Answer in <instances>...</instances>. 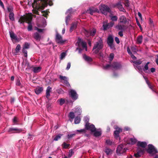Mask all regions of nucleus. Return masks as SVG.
I'll return each mask as SVG.
<instances>
[{
  "mask_svg": "<svg viewBox=\"0 0 158 158\" xmlns=\"http://www.w3.org/2000/svg\"><path fill=\"white\" fill-rule=\"evenodd\" d=\"M103 47L102 40L101 38H100L94 44L93 49V53L94 54L98 53L99 51Z\"/></svg>",
  "mask_w": 158,
  "mask_h": 158,
  "instance_id": "20e7f679",
  "label": "nucleus"
},
{
  "mask_svg": "<svg viewBox=\"0 0 158 158\" xmlns=\"http://www.w3.org/2000/svg\"><path fill=\"white\" fill-rule=\"evenodd\" d=\"M111 19L113 21H116L118 19V17L116 16H110Z\"/></svg>",
  "mask_w": 158,
  "mask_h": 158,
  "instance_id": "a18cd8bd",
  "label": "nucleus"
},
{
  "mask_svg": "<svg viewBox=\"0 0 158 158\" xmlns=\"http://www.w3.org/2000/svg\"><path fill=\"white\" fill-rule=\"evenodd\" d=\"M149 23L151 26H154V24L153 23V21L151 19L149 20Z\"/></svg>",
  "mask_w": 158,
  "mask_h": 158,
  "instance_id": "e2e57ef3",
  "label": "nucleus"
},
{
  "mask_svg": "<svg viewBox=\"0 0 158 158\" xmlns=\"http://www.w3.org/2000/svg\"><path fill=\"white\" fill-rule=\"evenodd\" d=\"M51 88L50 86L47 87L46 91V96L47 98H48L50 96V92H51Z\"/></svg>",
  "mask_w": 158,
  "mask_h": 158,
  "instance_id": "cd10ccee",
  "label": "nucleus"
},
{
  "mask_svg": "<svg viewBox=\"0 0 158 158\" xmlns=\"http://www.w3.org/2000/svg\"><path fill=\"white\" fill-rule=\"evenodd\" d=\"M127 51L129 55L131 56V58L134 60H136V58L135 57L132 53L130 51V49L129 47H128L127 48Z\"/></svg>",
  "mask_w": 158,
  "mask_h": 158,
  "instance_id": "c85d7f7f",
  "label": "nucleus"
},
{
  "mask_svg": "<svg viewBox=\"0 0 158 158\" xmlns=\"http://www.w3.org/2000/svg\"><path fill=\"white\" fill-rule=\"evenodd\" d=\"M143 77L144 78V79L145 80L146 82V83H147V84L148 85V86L149 87V88L150 89H152L153 91L155 92L154 90L152 89V85H151L149 83V82L148 81V80H147L146 78L145 77Z\"/></svg>",
  "mask_w": 158,
  "mask_h": 158,
  "instance_id": "ea45409f",
  "label": "nucleus"
},
{
  "mask_svg": "<svg viewBox=\"0 0 158 158\" xmlns=\"http://www.w3.org/2000/svg\"><path fill=\"white\" fill-rule=\"evenodd\" d=\"M147 145V143L145 142H139L138 143V148L137 149V153L134 154V156L136 158L141 156L143 154L145 148Z\"/></svg>",
  "mask_w": 158,
  "mask_h": 158,
  "instance_id": "7ed1b4c3",
  "label": "nucleus"
},
{
  "mask_svg": "<svg viewBox=\"0 0 158 158\" xmlns=\"http://www.w3.org/2000/svg\"><path fill=\"white\" fill-rule=\"evenodd\" d=\"M87 11L91 15H92L95 12L98 13L99 12V11L98 9L94 7L90 8L87 10Z\"/></svg>",
  "mask_w": 158,
  "mask_h": 158,
  "instance_id": "6ab92c4d",
  "label": "nucleus"
},
{
  "mask_svg": "<svg viewBox=\"0 0 158 158\" xmlns=\"http://www.w3.org/2000/svg\"><path fill=\"white\" fill-rule=\"evenodd\" d=\"M84 120L85 122L86 123H87L89 121V118L87 117H85L84 118Z\"/></svg>",
  "mask_w": 158,
  "mask_h": 158,
  "instance_id": "0e129e2a",
  "label": "nucleus"
},
{
  "mask_svg": "<svg viewBox=\"0 0 158 158\" xmlns=\"http://www.w3.org/2000/svg\"><path fill=\"white\" fill-rule=\"evenodd\" d=\"M100 10L103 14L106 15L107 13L110 11V10L109 7L105 5H102L99 6Z\"/></svg>",
  "mask_w": 158,
  "mask_h": 158,
  "instance_id": "423d86ee",
  "label": "nucleus"
},
{
  "mask_svg": "<svg viewBox=\"0 0 158 158\" xmlns=\"http://www.w3.org/2000/svg\"><path fill=\"white\" fill-rule=\"evenodd\" d=\"M27 29L29 31H30L32 30V26L30 23H28V26Z\"/></svg>",
  "mask_w": 158,
  "mask_h": 158,
  "instance_id": "864d4df0",
  "label": "nucleus"
},
{
  "mask_svg": "<svg viewBox=\"0 0 158 158\" xmlns=\"http://www.w3.org/2000/svg\"><path fill=\"white\" fill-rule=\"evenodd\" d=\"M48 5L50 6L52 5V0H34L32 5L33 8V11L36 14H39L38 10L40 9H43Z\"/></svg>",
  "mask_w": 158,
  "mask_h": 158,
  "instance_id": "f257e3e1",
  "label": "nucleus"
},
{
  "mask_svg": "<svg viewBox=\"0 0 158 158\" xmlns=\"http://www.w3.org/2000/svg\"><path fill=\"white\" fill-rule=\"evenodd\" d=\"M55 40L56 42L58 44H63L66 41V40H63L61 35L56 32V35Z\"/></svg>",
  "mask_w": 158,
  "mask_h": 158,
  "instance_id": "9b49d317",
  "label": "nucleus"
},
{
  "mask_svg": "<svg viewBox=\"0 0 158 158\" xmlns=\"http://www.w3.org/2000/svg\"><path fill=\"white\" fill-rule=\"evenodd\" d=\"M22 130L21 129L17 128H10L8 129V131L11 133H19L22 132Z\"/></svg>",
  "mask_w": 158,
  "mask_h": 158,
  "instance_id": "dca6fc26",
  "label": "nucleus"
},
{
  "mask_svg": "<svg viewBox=\"0 0 158 158\" xmlns=\"http://www.w3.org/2000/svg\"><path fill=\"white\" fill-rule=\"evenodd\" d=\"M129 19L126 18L124 15H121L118 18V24L116 26V28L119 30H123L125 27V25L129 23Z\"/></svg>",
  "mask_w": 158,
  "mask_h": 158,
  "instance_id": "f03ea898",
  "label": "nucleus"
},
{
  "mask_svg": "<svg viewBox=\"0 0 158 158\" xmlns=\"http://www.w3.org/2000/svg\"><path fill=\"white\" fill-rule=\"evenodd\" d=\"M59 78L61 81L65 84L67 86H70V85L68 81V78L67 77L60 75Z\"/></svg>",
  "mask_w": 158,
  "mask_h": 158,
  "instance_id": "a211bd4d",
  "label": "nucleus"
},
{
  "mask_svg": "<svg viewBox=\"0 0 158 158\" xmlns=\"http://www.w3.org/2000/svg\"><path fill=\"white\" fill-rule=\"evenodd\" d=\"M94 135L96 137L99 136L101 135V130L100 129H99L97 130H95L94 132Z\"/></svg>",
  "mask_w": 158,
  "mask_h": 158,
  "instance_id": "393cba45",
  "label": "nucleus"
},
{
  "mask_svg": "<svg viewBox=\"0 0 158 158\" xmlns=\"http://www.w3.org/2000/svg\"><path fill=\"white\" fill-rule=\"evenodd\" d=\"M74 111L76 115H80L81 112V110L79 107H76L74 109Z\"/></svg>",
  "mask_w": 158,
  "mask_h": 158,
  "instance_id": "5701e85b",
  "label": "nucleus"
},
{
  "mask_svg": "<svg viewBox=\"0 0 158 158\" xmlns=\"http://www.w3.org/2000/svg\"><path fill=\"white\" fill-rule=\"evenodd\" d=\"M67 52H62L60 55V60H63L66 56Z\"/></svg>",
  "mask_w": 158,
  "mask_h": 158,
  "instance_id": "4c0bfd02",
  "label": "nucleus"
},
{
  "mask_svg": "<svg viewBox=\"0 0 158 158\" xmlns=\"http://www.w3.org/2000/svg\"><path fill=\"white\" fill-rule=\"evenodd\" d=\"M131 50L134 54H135L138 51L136 48V46L135 45L131 47Z\"/></svg>",
  "mask_w": 158,
  "mask_h": 158,
  "instance_id": "72a5a7b5",
  "label": "nucleus"
},
{
  "mask_svg": "<svg viewBox=\"0 0 158 158\" xmlns=\"http://www.w3.org/2000/svg\"><path fill=\"white\" fill-rule=\"evenodd\" d=\"M126 150L124 145L121 144L118 147L116 150L117 153L119 154H123L126 152Z\"/></svg>",
  "mask_w": 158,
  "mask_h": 158,
  "instance_id": "1a4fd4ad",
  "label": "nucleus"
},
{
  "mask_svg": "<svg viewBox=\"0 0 158 158\" xmlns=\"http://www.w3.org/2000/svg\"><path fill=\"white\" fill-rule=\"evenodd\" d=\"M143 36L140 35L137 38L136 42L138 44H141L142 41Z\"/></svg>",
  "mask_w": 158,
  "mask_h": 158,
  "instance_id": "c756f323",
  "label": "nucleus"
},
{
  "mask_svg": "<svg viewBox=\"0 0 158 158\" xmlns=\"http://www.w3.org/2000/svg\"><path fill=\"white\" fill-rule=\"evenodd\" d=\"M121 11L123 12H125L126 10L125 9L123 8L122 5L120 2H118L117 3L115 6Z\"/></svg>",
  "mask_w": 158,
  "mask_h": 158,
  "instance_id": "412c9836",
  "label": "nucleus"
},
{
  "mask_svg": "<svg viewBox=\"0 0 158 158\" xmlns=\"http://www.w3.org/2000/svg\"><path fill=\"white\" fill-rule=\"evenodd\" d=\"M32 18V17L31 16L28 17L26 16H22L19 20L18 22L20 24H23L24 22L25 21H28L30 22Z\"/></svg>",
  "mask_w": 158,
  "mask_h": 158,
  "instance_id": "6e6552de",
  "label": "nucleus"
},
{
  "mask_svg": "<svg viewBox=\"0 0 158 158\" xmlns=\"http://www.w3.org/2000/svg\"><path fill=\"white\" fill-rule=\"evenodd\" d=\"M20 45L19 44H18L15 48V51L17 53L19 52L20 49Z\"/></svg>",
  "mask_w": 158,
  "mask_h": 158,
  "instance_id": "8fccbe9b",
  "label": "nucleus"
},
{
  "mask_svg": "<svg viewBox=\"0 0 158 158\" xmlns=\"http://www.w3.org/2000/svg\"><path fill=\"white\" fill-rule=\"evenodd\" d=\"M77 26V23H73L70 28V32H71L73 30L75 29Z\"/></svg>",
  "mask_w": 158,
  "mask_h": 158,
  "instance_id": "7c9ffc66",
  "label": "nucleus"
},
{
  "mask_svg": "<svg viewBox=\"0 0 158 158\" xmlns=\"http://www.w3.org/2000/svg\"><path fill=\"white\" fill-rule=\"evenodd\" d=\"M34 37L36 40H40V36L39 34L37 32L34 34Z\"/></svg>",
  "mask_w": 158,
  "mask_h": 158,
  "instance_id": "e433bc0d",
  "label": "nucleus"
},
{
  "mask_svg": "<svg viewBox=\"0 0 158 158\" xmlns=\"http://www.w3.org/2000/svg\"><path fill=\"white\" fill-rule=\"evenodd\" d=\"M10 35V37L12 39L16 40L17 39V36L15 34L12 32H9Z\"/></svg>",
  "mask_w": 158,
  "mask_h": 158,
  "instance_id": "473e14b6",
  "label": "nucleus"
},
{
  "mask_svg": "<svg viewBox=\"0 0 158 158\" xmlns=\"http://www.w3.org/2000/svg\"><path fill=\"white\" fill-rule=\"evenodd\" d=\"M84 59L85 60L88 62H90L92 61V59L86 55H84L83 56Z\"/></svg>",
  "mask_w": 158,
  "mask_h": 158,
  "instance_id": "2f4dec72",
  "label": "nucleus"
},
{
  "mask_svg": "<svg viewBox=\"0 0 158 158\" xmlns=\"http://www.w3.org/2000/svg\"><path fill=\"white\" fill-rule=\"evenodd\" d=\"M71 66V63L70 62H69L67 64V67L66 68V69L67 70H69L70 67Z\"/></svg>",
  "mask_w": 158,
  "mask_h": 158,
  "instance_id": "69168bd1",
  "label": "nucleus"
},
{
  "mask_svg": "<svg viewBox=\"0 0 158 158\" xmlns=\"http://www.w3.org/2000/svg\"><path fill=\"white\" fill-rule=\"evenodd\" d=\"M72 11V8H70L66 12V14H68V15H70Z\"/></svg>",
  "mask_w": 158,
  "mask_h": 158,
  "instance_id": "bf43d9fd",
  "label": "nucleus"
},
{
  "mask_svg": "<svg viewBox=\"0 0 158 158\" xmlns=\"http://www.w3.org/2000/svg\"><path fill=\"white\" fill-rule=\"evenodd\" d=\"M7 9L8 11L10 13L9 17V19L11 21L15 20L14 14L13 12V7L11 6H9L7 7Z\"/></svg>",
  "mask_w": 158,
  "mask_h": 158,
  "instance_id": "9d476101",
  "label": "nucleus"
},
{
  "mask_svg": "<svg viewBox=\"0 0 158 158\" xmlns=\"http://www.w3.org/2000/svg\"><path fill=\"white\" fill-rule=\"evenodd\" d=\"M41 69V68L40 67H33L32 70L35 73H37L40 72Z\"/></svg>",
  "mask_w": 158,
  "mask_h": 158,
  "instance_id": "bb28decb",
  "label": "nucleus"
},
{
  "mask_svg": "<svg viewBox=\"0 0 158 158\" xmlns=\"http://www.w3.org/2000/svg\"><path fill=\"white\" fill-rule=\"evenodd\" d=\"M74 154V152L73 150L71 149L69 151L68 156L69 157H71Z\"/></svg>",
  "mask_w": 158,
  "mask_h": 158,
  "instance_id": "09e8293b",
  "label": "nucleus"
},
{
  "mask_svg": "<svg viewBox=\"0 0 158 158\" xmlns=\"http://www.w3.org/2000/svg\"><path fill=\"white\" fill-rule=\"evenodd\" d=\"M63 148H67L69 146V144L66 143L64 142L63 144Z\"/></svg>",
  "mask_w": 158,
  "mask_h": 158,
  "instance_id": "6e6d98bb",
  "label": "nucleus"
},
{
  "mask_svg": "<svg viewBox=\"0 0 158 158\" xmlns=\"http://www.w3.org/2000/svg\"><path fill=\"white\" fill-rule=\"evenodd\" d=\"M59 102L60 104V105H62L63 104H64L65 102V100L64 99L61 98L59 100Z\"/></svg>",
  "mask_w": 158,
  "mask_h": 158,
  "instance_id": "3c124183",
  "label": "nucleus"
},
{
  "mask_svg": "<svg viewBox=\"0 0 158 158\" xmlns=\"http://www.w3.org/2000/svg\"><path fill=\"white\" fill-rule=\"evenodd\" d=\"M120 66V65L118 63H115L112 65L107 64L106 65L103 66V67L104 69L107 70L111 68H113L114 69H117L119 68Z\"/></svg>",
  "mask_w": 158,
  "mask_h": 158,
  "instance_id": "0eeeda50",
  "label": "nucleus"
},
{
  "mask_svg": "<svg viewBox=\"0 0 158 158\" xmlns=\"http://www.w3.org/2000/svg\"><path fill=\"white\" fill-rule=\"evenodd\" d=\"M114 40L112 36L110 35L107 38V43L111 49H114V45L113 44Z\"/></svg>",
  "mask_w": 158,
  "mask_h": 158,
  "instance_id": "f8f14e48",
  "label": "nucleus"
},
{
  "mask_svg": "<svg viewBox=\"0 0 158 158\" xmlns=\"http://www.w3.org/2000/svg\"><path fill=\"white\" fill-rule=\"evenodd\" d=\"M70 17V15H68V16L66 17L65 22L67 25H68V21L69 20Z\"/></svg>",
  "mask_w": 158,
  "mask_h": 158,
  "instance_id": "603ef678",
  "label": "nucleus"
},
{
  "mask_svg": "<svg viewBox=\"0 0 158 158\" xmlns=\"http://www.w3.org/2000/svg\"><path fill=\"white\" fill-rule=\"evenodd\" d=\"M114 23L113 22L110 23L108 24L109 27H112L114 25Z\"/></svg>",
  "mask_w": 158,
  "mask_h": 158,
  "instance_id": "338daca9",
  "label": "nucleus"
},
{
  "mask_svg": "<svg viewBox=\"0 0 158 158\" xmlns=\"http://www.w3.org/2000/svg\"><path fill=\"white\" fill-rule=\"evenodd\" d=\"M149 63L150 62H148L145 65L144 67V69H143V70L145 72L146 71L148 70V64H149Z\"/></svg>",
  "mask_w": 158,
  "mask_h": 158,
  "instance_id": "49530a36",
  "label": "nucleus"
},
{
  "mask_svg": "<svg viewBox=\"0 0 158 158\" xmlns=\"http://www.w3.org/2000/svg\"><path fill=\"white\" fill-rule=\"evenodd\" d=\"M81 121V118L79 117H77L75 119L74 123L75 124L79 123Z\"/></svg>",
  "mask_w": 158,
  "mask_h": 158,
  "instance_id": "58836bf2",
  "label": "nucleus"
},
{
  "mask_svg": "<svg viewBox=\"0 0 158 158\" xmlns=\"http://www.w3.org/2000/svg\"><path fill=\"white\" fill-rule=\"evenodd\" d=\"M137 139L133 137V138H130L129 140L127 141V144H134L137 142Z\"/></svg>",
  "mask_w": 158,
  "mask_h": 158,
  "instance_id": "4be33fe9",
  "label": "nucleus"
},
{
  "mask_svg": "<svg viewBox=\"0 0 158 158\" xmlns=\"http://www.w3.org/2000/svg\"><path fill=\"white\" fill-rule=\"evenodd\" d=\"M105 152L107 155H111L112 153V151L109 148H106L105 149Z\"/></svg>",
  "mask_w": 158,
  "mask_h": 158,
  "instance_id": "c9c22d12",
  "label": "nucleus"
},
{
  "mask_svg": "<svg viewBox=\"0 0 158 158\" xmlns=\"http://www.w3.org/2000/svg\"><path fill=\"white\" fill-rule=\"evenodd\" d=\"M35 30H37L39 32H41L44 30V29L39 28L37 27H35Z\"/></svg>",
  "mask_w": 158,
  "mask_h": 158,
  "instance_id": "13d9d810",
  "label": "nucleus"
},
{
  "mask_svg": "<svg viewBox=\"0 0 158 158\" xmlns=\"http://www.w3.org/2000/svg\"><path fill=\"white\" fill-rule=\"evenodd\" d=\"M133 63L136 64H141L142 61L141 60H139L134 61Z\"/></svg>",
  "mask_w": 158,
  "mask_h": 158,
  "instance_id": "5fc2aeb1",
  "label": "nucleus"
},
{
  "mask_svg": "<svg viewBox=\"0 0 158 158\" xmlns=\"http://www.w3.org/2000/svg\"><path fill=\"white\" fill-rule=\"evenodd\" d=\"M44 20L42 22V23L41 24H40L39 23H37V26L39 28H43L46 25V21L43 18Z\"/></svg>",
  "mask_w": 158,
  "mask_h": 158,
  "instance_id": "b1692460",
  "label": "nucleus"
},
{
  "mask_svg": "<svg viewBox=\"0 0 158 158\" xmlns=\"http://www.w3.org/2000/svg\"><path fill=\"white\" fill-rule=\"evenodd\" d=\"M115 40L117 44H118L120 43V41L118 38L117 37H115Z\"/></svg>",
  "mask_w": 158,
  "mask_h": 158,
  "instance_id": "774afa93",
  "label": "nucleus"
},
{
  "mask_svg": "<svg viewBox=\"0 0 158 158\" xmlns=\"http://www.w3.org/2000/svg\"><path fill=\"white\" fill-rule=\"evenodd\" d=\"M77 46L78 47L77 48V50H79V53H81L82 50L80 48L82 47L83 49H85L86 51H87V47L86 42L83 41L81 39L79 38L77 43L76 44Z\"/></svg>",
  "mask_w": 158,
  "mask_h": 158,
  "instance_id": "39448f33",
  "label": "nucleus"
},
{
  "mask_svg": "<svg viewBox=\"0 0 158 158\" xmlns=\"http://www.w3.org/2000/svg\"><path fill=\"white\" fill-rule=\"evenodd\" d=\"M85 130L84 129H82L80 130H77L75 131L74 132L76 134H77L78 133H81L82 132H85Z\"/></svg>",
  "mask_w": 158,
  "mask_h": 158,
  "instance_id": "79ce46f5",
  "label": "nucleus"
},
{
  "mask_svg": "<svg viewBox=\"0 0 158 158\" xmlns=\"http://www.w3.org/2000/svg\"><path fill=\"white\" fill-rule=\"evenodd\" d=\"M114 54L113 53H111L110 54V57H109V59L110 60H112L113 59L114 57Z\"/></svg>",
  "mask_w": 158,
  "mask_h": 158,
  "instance_id": "4d7b16f0",
  "label": "nucleus"
},
{
  "mask_svg": "<svg viewBox=\"0 0 158 158\" xmlns=\"http://www.w3.org/2000/svg\"><path fill=\"white\" fill-rule=\"evenodd\" d=\"M103 26L104 30H106L107 28H109L108 24H107L106 23H104Z\"/></svg>",
  "mask_w": 158,
  "mask_h": 158,
  "instance_id": "a19ab883",
  "label": "nucleus"
},
{
  "mask_svg": "<svg viewBox=\"0 0 158 158\" xmlns=\"http://www.w3.org/2000/svg\"><path fill=\"white\" fill-rule=\"evenodd\" d=\"M43 90V89L42 87H38L36 88L35 89V93L36 94H40V93H41V92H42Z\"/></svg>",
  "mask_w": 158,
  "mask_h": 158,
  "instance_id": "a878e982",
  "label": "nucleus"
},
{
  "mask_svg": "<svg viewBox=\"0 0 158 158\" xmlns=\"http://www.w3.org/2000/svg\"><path fill=\"white\" fill-rule=\"evenodd\" d=\"M69 93V95L73 99L76 100L77 98L78 95L75 90L72 89H70Z\"/></svg>",
  "mask_w": 158,
  "mask_h": 158,
  "instance_id": "2eb2a0df",
  "label": "nucleus"
},
{
  "mask_svg": "<svg viewBox=\"0 0 158 158\" xmlns=\"http://www.w3.org/2000/svg\"><path fill=\"white\" fill-rule=\"evenodd\" d=\"M129 0H124V4L126 6L128 7L129 6Z\"/></svg>",
  "mask_w": 158,
  "mask_h": 158,
  "instance_id": "de8ad7c7",
  "label": "nucleus"
},
{
  "mask_svg": "<svg viewBox=\"0 0 158 158\" xmlns=\"http://www.w3.org/2000/svg\"><path fill=\"white\" fill-rule=\"evenodd\" d=\"M136 23H137V24L139 26V27L140 30H142V28L141 25H140V23H139V22L138 20L137 19H136Z\"/></svg>",
  "mask_w": 158,
  "mask_h": 158,
  "instance_id": "052dcab7",
  "label": "nucleus"
},
{
  "mask_svg": "<svg viewBox=\"0 0 158 158\" xmlns=\"http://www.w3.org/2000/svg\"><path fill=\"white\" fill-rule=\"evenodd\" d=\"M62 135L61 134H59L56 136L55 137L54 139V140L55 141H57L58 139H60Z\"/></svg>",
  "mask_w": 158,
  "mask_h": 158,
  "instance_id": "c03bdc74",
  "label": "nucleus"
},
{
  "mask_svg": "<svg viewBox=\"0 0 158 158\" xmlns=\"http://www.w3.org/2000/svg\"><path fill=\"white\" fill-rule=\"evenodd\" d=\"M69 118H70L72 119L71 120H70V121L71 122H72L73 119L75 117L74 113L72 112H70L69 114Z\"/></svg>",
  "mask_w": 158,
  "mask_h": 158,
  "instance_id": "f704fd0d",
  "label": "nucleus"
},
{
  "mask_svg": "<svg viewBox=\"0 0 158 158\" xmlns=\"http://www.w3.org/2000/svg\"><path fill=\"white\" fill-rule=\"evenodd\" d=\"M116 130L114 131V136L116 138H117L119 137V132L122 131V129L118 127H117L115 128Z\"/></svg>",
  "mask_w": 158,
  "mask_h": 158,
  "instance_id": "aec40b11",
  "label": "nucleus"
},
{
  "mask_svg": "<svg viewBox=\"0 0 158 158\" xmlns=\"http://www.w3.org/2000/svg\"><path fill=\"white\" fill-rule=\"evenodd\" d=\"M147 152L151 154H155L158 152L157 150L154 146L152 144H149L148 145V148L147 149Z\"/></svg>",
  "mask_w": 158,
  "mask_h": 158,
  "instance_id": "ddd939ff",
  "label": "nucleus"
},
{
  "mask_svg": "<svg viewBox=\"0 0 158 158\" xmlns=\"http://www.w3.org/2000/svg\"><path fill=\"white\" fill-rule=\"evenodd\" d=\"M30 44L27 43H25L23 46V49H28L29 47Z\"/></svg>",
  "mask_w": 158,
  "mask_h": 158,
  "instance_id": "37998d69",
  "label": "nucleus"
},
{
  "mask_svg": "<svg viewBox=\"0 0 158 158\" xmlns=\"http://www.w3.org/2000/svg\"><path fill=\"white\" fill-rule=\"evenodd\" d=\"M96 32V29L95 28H93L92 29L90 30L89 31L85 30V33L86 36L87 37H88L89 35L93 36L95 35Z\"/></svg>",
  "mask_w": 158,
  "mask_h": 158,
  "instance_id": "4468645a",
  "label": "nucleus"
},
{
  "mask_svg": "<svg viewBox=\"0 0 158 158\" xmlns=\"http://www.w3.org/2000/svg\"><path fill=\"white\" fill-rule=\"evenodd\" d=\"M106 143L108 145H111L112 144V142L110 140L108 139L106 141Z\"/></svg>",
  "mask_w": 158,
  "mask_h": 158,
  "instance_id": "680f3d73",
  "label": "nucleus"
},
{
  "mask_svg": "<svg viewBox=\"0 0 158 158\" xmlns=\"http://www.w3.org/2000/svg\"><path fill=\"white\" fill-rule=\"evenodd\" d=\"M85 127L87 130H90L92 132H94L96 130L93 124H91L89 123L86 124Z\"/></svg>",
  "mask_w": 158,
  "mask_h": 158,
  "instance_id": "f3484780",
  "label": "nucleus"
}]
</instances>
